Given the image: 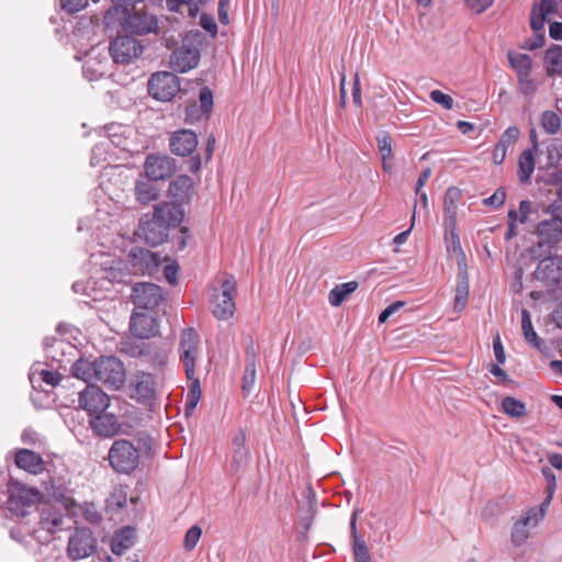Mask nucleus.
I'll list each match as a JSON object with an SVG mask.
<instances>
[{"label":"nucleus","instance_id":"8fccbe9b","mask_svg":"<svg viewBox=\"0 0 562 562\" xmlns=\"http://www.w3.org/2000/svg\"><path fill=\"white\" fill-rule=\"evenodd\" d=\"M506 200V191L504 188H498L496 191L488 198L483 200V204L485 206H491L493 209L501 207Z\"/></svg>","mask_w":562,"mask_h":562},{"label":"nucleus","instance_id":"7c9ffc66","mask_svg":"<svg viewBox=\"0 0 562 562\" xmlns=\"http://www.w3.org/2000/svg\"><path fill=\"white\" fill-rule=\"evenodd\" d=\"M533 525V518L526 513L520 519H518L512 530V542L515 546H521L529 537L528 527H536Z\"/></svg>","mask_w":562,"mask_h":562},{"label":"nucleus","instance_id":"473e14b6","mask_svg":"<svg viewBox=\"0 0 562 562\" xmlns=\"http://www.w3.org/2000/svg\"><path fill=\"white\" fill-rule=\"evenodd\" d=\"M71 373L77 379H80L87 382L88 384H91L90 382L94 380L95 360L90 361L85 358H79L71 366Z\"/></svg>","mask_w":562,"mask_h":562},{"label":"nucleus","instance_id":"69168bd1","mask_svg":"<svg viewBox=\"0 0 562 562\" xmlns=\"http://www.w3.org/2000/svg\"><path fill=\"white\" fill-rule=\"evenodd\" d=\"M493 349H494V355H495L496 361L501 364L505 363L506 353H505L504 346H503L498 335L493 339Z\"/></svg>","mask_w":562,"mask_h":562},{"label":"nucleus","instance_id":"cd10ccee","mask_svg":"<svg viewBox=\"0 0 562 562\" xmlns=\"http://www.w3.org/2000/svg\"><path fill=\"white\" fill-rule=\"evenodd\" d=\"M521 329L525 340L535 349L543 351L547 348L543 339H541L533 329L530 313L526 308L521 311Z\"/></svg>","mask_w":562,"mask_h":562},{"label":"nucleus","instance_id":"e2e57ef3","mask_svg":"<svg viewBox=\"0 0 562 562\" xmlns=\"http://www.w3.org/2000/svg\"><path fill=\"white\" fill-rule=\"evenodd\" d=\"M41 379L50 386H56L61 380V375L56 371L42 370L40 372Z\"/></svg>","mask_w":562,"mask_h":562},{"label":"nucleus","instance_id":"412c9836","mask_svg":"<svg viewBox=\"0 0 562 562\" xmlns=\"http://www.w3.org/2000/svg\"><path fill=\"white\" fill-rule=\"evenodd\" d=\"M38 524L43 530L47 531L49 535H53L63 529L65 515L60 507L54 504L44 503L41 505V507H38Z\"/></svg>","mask_w":562,"mask_h":562},{"label":"nucleus","instance_id":"13d9d810","mask_svg":"<svg viewBox=\"0 0 562 562\" xmlns=\"http://www.w3.org/2000/svg\"><path fill=\"white\" fill-rule=\"evenodd\" d=\"M201 26L212 35H216L217 33V24L212 15L201 14L200 16Z\"/></svg>","mask_w":562,"mask_h":562},{"label":"nucleus","instance_id":"f8f14e48","mask_svg":"<svg viewBox=\"0 0 562 562\" xmlns=\"http://www.w3.org/2000/svg\"><path fill=\"white\" fill-rule=\"evenodd\" d=\"M109 50L116 64L126 65L142 55L143 46L134 36L123 34L110 43Z\"/></svg>","mask_w":562,"mask_h":562},{"label":"nucleus","instance_id":"864d4df0","mask_svg":"<svg viewBox=\"0 0 562 562\" xmlns=\"http://www.w3.org/2000/svg\"><path fill=\"white\" fill-rule=\"evenodd\" d=\"M519 134L520 132L517 126H509L502 134L498 143L503 144L507 148L509 145L514 144L518 139Z\"/></svg>","mask_w":562,"mask_h":562},{"label":"nucleus","instance_id":"5701e85b","mask_svg":"<svg viewBox=\"0 0 562 562\" xmlns=\"http://www.w3.org/2000/svg\"><path fill=\"white\" fill-rule=\"evenodd\" d=\"M130 329L135 337L146 339L156 334L157 325L151 315L134 312L131 316Z\"/></svg>","mask_w":562,"mask_h":562},{"label":"nucleus","instance_id":"c9c22d12","mask_svg":"<svg viewBox=\"0 0 562 562\" xmlns=\"http://www.w3.org/2000/svg\"><path fill=\"white\" fill-rule=\"evenodd\" d=\"M191 384L186 396L184 403V415L190 416L193 414L200 397H201V384L199 378L188 379Z\"/></svg>","mask_w":562,"mask_h":562},{"label":"nucleus","instance_id":"603ef678","mask_svg":"<svg viewBox=\"0 0 562 562\" xmlns=\"http://www.w3.org/2000/svg\"><path fill=\"white\" fill-rule=\"evenodd\" d=\"M519 90L525 95L533 94L537 90L536 82L530 78V75L518 76Z\"/></svg>","mask_w":562,"mask_h":562},{"label":"nucleus","instance_id":"5fc2aeb1","mask_svg":"<svg viewBox=\"0 0 562 562\" xmlns=\"http://www.w3.org/2000/svg\"><path fill=\"white\" fill-rule=\"evenodd\" d=\"M203 116L205 117V114L196 103L189 104L186 108V122L192 124L200 121Z\"/></svg>","mask_w":562,"mask_h":562},{"label":"nucleus","instance_id":"37998d69","mask_svg":"<svg viewBox=\"0 0 562 562\" xmlns=\"http://www.w3.org/2000/svg\"><path fill=\"white\" fill-rule=\"evenodd\" d=\"M256 382V366L246 364L243 375L241 391L245 396H248Z\"/></svg>","mask_w":562,"mask_h":562},{"label":"nucleus","instance_id":"a19ab883","mask_svg":"<svg viewBox=\"0 0 562 562\" xmlns=\"http://www.w3.org/2000/svg\"><path fill=\"white\" fill-rule=\"evenodd\" d=\"M376 143L382 160L390 159L393 155L390 134L385 131L380 132L376 136Z\"/></svg>","mask_w":562,"mask_h":562},{"label":"nucleus","instance_id":"c03bdc74","mask_svg":"<svg viewBox=\"0 0 562 562\" xmlns=\"http://www.w3.org/2000/svg\"><path fill=\"white\" fill-rule=\"evenodd\" d=\"M199 101H200V108H202V111L205 114V117L207 119L213 110V92L212 90L204 86L200 89L199 92Z\"/></svg>","mask_w":562,"mask_h":562},{"label":"nucleus","instance_id":"423d86ee","mask_svg":"<svg viewBox=\"0 0 562 562\" xmlns=\"http://www.w3.org/2000/svg\"><path fill=\"white\" fill-rule=\"evenodd\" d=\"M94 381L119 390L125 381L123 362L114 356H101L95 359Z\"/></svg>","mask_w":562,"mask_h":562},{"label":"nucleus","instance_id":"a18cd8bd","mask_svg":"<svg viewBox=\"0 0 562 562\" xmlns=\"http://www.w3.org/2000/svg\"><path fill=\"white\" fill-rule=\"evenodd\" d=\"M202 536V529L198 525H193L188 529L183 540V547L187 551H191L198 544Z\"/></svg>","mask_w":562,"mask_h":562},{"label":"nucleus","instance_id":"09e8293b","mask_svg":"<svg viewBox=\"0 0 562 562\" xmlns=\"http://www.w3.org/2000/svg\"><path fill=\"white\" fill-rule=\"evenodd\" d=\"M546 20L547 15L537 11V8L533 7L530 15V27L535 33H544Z\"/></svg>","mask_w":562,"mask_h":562},{"label":"nucleus","instance_id":"bb28decb","mask_svg":"<svg viewBox=\"0 0 562 562\" xmlns=\"http://www.w3.org/2000/svg\"><path fill=\"white\" fill-rule=\"evenodd\" d=\"M135 528L126 526L119 529L111 543L112 552L116 555H121L125 550L130 549L134 544Z\"/></svg>","mask_w":562,"mask_h":562},{"label":"nucleus","instance_id":"6e6d98bb","mask_svg":"<svg viewBox=\"0 0 562 562\" xmlns=\"http://www.w3.org/2000/svg\"><path fill=\"white\" fill-rule=\"evenodd\" d=\"M405 302L404 301H395L387 305L379 315V323L383 324L385 323L391 315L398 312L402 307H404Z\"/></svg>","mask_w":562,"mask_h":562},{"label":"nucleus","instance_id":"1a4fd4ad","mask_svg":"<svg viewBox=\"0 0 562 562\" xmlns=\"http://www.w3.org/2000/svg\"><path fill=\"white\" fill-rule=\"evenodd\" d=\"M98 548L97 539L87 527L76 528L67 543V555L72 561L82 560L94 554Z\"/></svg>","mask_w":562,"mask_h":562},{"label":"nucleus","instance_id":"dca6fc26","mask_svg":"<svg viewBox=\"0 0 562 562\" xmlns=\"http://www.w3.org/2000/svg\"><path fill=\"white\" fill-rule=\"evenodd\" d=\"M535 271V278L547 285L562 282V257L542 256Z\"/></svg>","mask_w":562,"mask_h":562},{"label":"nucleus","instance_id":"f704fd0d","mask_svg":"<svg viewBox=\"0 0 562 562\" xmlns=\"http://www.w3.org/2000/svg\"><path fill=\"white\" fill-rule=\"evenodd\" d=\"M547 75L552 77L553 75H562V47L553 45L546 52Z\"/></svg>","mask_w":562,"mask_h":562},{"label":"nucleus","instance_id":"c85d7f7f","mask_svg":"<svg viewBox=\"0 0 562 562\" xmlns=\"http://www.w3.org/2000/svg\"><path fill=\"white\" fill-rule=\"evenodd\" d=\"M535 155L532 150H524L518 158L517 176L521 184L530 183L536 166Z\"/></svg>","mask_w":562,"mask_h":562},{"label":"nucleus","instance_id":"f3484780","mask_svg":"<svg viewBox=\"0 0 562 562\" xmlns=\"http://www.w3.org/2000/svg\"><path fill=\"white\" fill-rule=\"evenodd\" d=\"M128 262L135 273L153 274L160 263L158 254L140 247H133L128 252Z\"/></svg>","mask_w":562,"mask_h":562},{"label":"nucleus","instance_id":"680f3d73","mask_svg":"<svg viewBox=\"0 0 562 562\" xmlns=\"http://www.w3.org/2000/svg\"><path fill=\"white\" fill-rule=\"evenodd\" d=\"M178 269H179V266L176 261L165 266V268H164V277L168 281V283L171 285L177 284Z\"/></svg>","mask_w":562,"mask_h":562},{"label":"nucleus","instance_id":"9b49d317","mask_svg":"<svg viewBox=\"0 0 562 562\" xmlns=\"http://www.w3.org/2000/svg\"><path fill=\"white\" fill-rule=\"evenodd\" d=\"M122 31L131 36H143L149 33L159 34L160 29L156 15L146 11H127Z\"/></svg>","mask_w":562,"mask_h":562},{"label":"nucleus","instance_id":"bf43d9fd","mask_svg":"<svg viewBox=\"0 0 562 562\" xmlns=\"http://www.w3.org/2000/svg\"><path fill=\"white\" fill-rule=\"evenodd\" d=\"M546 43V35L544 33H535L532 37H530L526 44L524 45L525 49L535 50L537 48H540Z\"/></svg>","mask_w":562,"mask_h":562},{"label":"nucleus","instance_id":"6e6552de","mask_svg":"<svg viewBox=\"0 0 562 562\" xmlns=\"http://www.w3.org/2000/svg\"><path fill=\"white\" fill-rule=\"evenodd\" d=\"M236 291V281L234 277H229L222 281L221 289L214 290L211 299L212 313L221 321L228 319L234 315L235 302L234 293Z\"/></svg>","mask_w":562,"mask_h":562},{"label":"nucleus","instance_id":"f03ea898","mask_svg":"<svg viewBox=\"0 0 562 562\" xmlns=\"http://www.w3.org/2000/svg\"><path fill=\"white\" fill-rule=\"evenodd\" d=\"M549 217L541 220L535 229L537 241L529 248L532 259L550 255L562 243V214L549 212Z\"/></svg>","mask_w":562,"mask_h":562},{"label":"nucleus","instance_id":"58836bf2","mask_svg":"<svg viewBox=\"0 0 562 562\" xmlns=\"http://www.w3.org/2000/svg\"><path fill=\"white\" fill-rule=\"evenodd\" d=\"M128 9L124 5L114 4L106 10L104 14V24L106 27H113L119 25L121 30L123 29V22L125 16L127 15Z\"/></svg>","mask_w":562,"mask_h":562},{"label":"nucleus","instance_id":"9d476101","mask_svg":"<svg viewBox=\"0 0 562 562\" xmlns=\"http://www.w3.org/2000/svg\"><path fill=\"white\" fill-rule=\"evenodd\" d=\"M148 93L158 101H170L180 90L179 78L169 71L151 75L147 83Z\"/></svg>","mask_w":562,"mask_h":562},{"label":"nucleus","instance_id":"c756f323","mask_svg":"<svg viewBox=\"0 0 562 562\" xmlns=\"http://www.w3.org/2000/svg\"><path fill=\"white\" fill-rule=\"evenodd\" d=\"M246 441V434L243 429L239 430V432L234 436L232 440L233 446V464L236 468H240L241 465H245L248 461V449L245 445Z\"/></svg>","mask_w":562,"mask_h":562},{"label":"nucleus","instance_id":"72a5a7b5","mask_svg":"<svg viewBox=\"0 0 562 562\" xmlns=\"http://www.w3.org/2000/svg\"><path fill=\"white\" fill-rule=\"evenodd\" d=\"M357 288L358 282L356 281H350L336 285L334 289L330 290L328 294L329 303L335 307L340 306L342 302L348 297V295L353 293L357 290Z\"/></svg>","mask_w":562,"mask_h":562},{"label":"nucleus","instance_id":"e433bc0d","mask_svg":"<svg viewBox=\"0 0 562 562\" xmlns=\"http://www.w3.org/2000/svg\"><path fill=\"white\" fill-rule=\"evenodd\" d=\"M508 60L517 76L530 75L532 61L529 55L509 52Z\"/></svg>","mask_w":562,"mask_h":562},{"label":"nucleus","instance_id":"052dcab7","mask_svg":"<svg viewBox=\"0 0 562 562\" xmlns=\"http://www.w3.org/2000/svg\"><path fill=\"white\" fill-rule=\"evenodd\" d=\"M495 0H467L468 5L476 13L486 11Z\"/></svg>","mask_w":562,"mask_h":562},{"label":"nucleus","instance_id":"2f4dec72","mask_svg":"<svg viewBox=\"0 0 562 562\" xmlns=\"http://www.w3.org/2000/svg\"><path fill=\"white\" fill-rule=\"evenodd\" d=\"M469 296V279L465 269H461L458 274V282L454 295V310L462 311L465 307Z\"/></svg>","mask_w":562,"mask_h":562},{"label":"nucleus","instance_id":"7ed1b4c3","mask_svg":"<svg viewBox=\"0 0 562 562\" xmlns=\"http://www.w3.org/2000/svg\"><path fill=\"white\" fill-rule=\"evenodd\" d=\"M202 33L199 30L188 32L182 45L176 48L170 56V65L175 71L187 72L199 65Z\"/></svg>","mask_w":562,"mask_h":562},{"label":"nucleus","instance_id":"f257e3e1","mask_svg":"<svg viewBox=\"0 0 562 562\" xmlns=\"http://www.w3.org/2000/svg\"><path fill=\"white\" fill-rule=\"evenodd\" d=\"M184 215V209L177 204L158 203L151 216L146 214L139 220L136 234L145 244L159 246L168 239L170 229L182 223Z\"/></svg>","mask_w":562,"mask_h":562},{"label":"nucleus","instance_id":"393cba45","mask_svg":"<svg viewBox=\"0 0 562 562\" xmlns=\"http://www.w3.org/2000/svg\"><path fill=\"white\" fill-rule=\"evenodd\" d=\"M15 464L19 469L32 474H38L44 470L42 457L29 449H20L15 454Z\"/></svg>","mask_w":562,"mask_h":562},{"label":"nucleus","instance_id":"a211bd4d","mask_svg":"<svg viewBox=\"0 0 562 562\" xmlns=\"http://www.w3.org/2000/svg\"><path fill=\"white\" fill-rule=\"evenodd\" d=\"M154 375L146 372H137L131 381V397L142 404H150L155 398Z\"/></svg>","mask_w":562,"mask_h":562},{"label":"nucleus","instance_id":"49530a36","mask_svg":"<svg viewBox=\"0 0 562 562\" xmlns=\"http://www.w3.org/2000/svg\"><path fill=\"white\" fill-rule=\"evenodd\" d=\"M315 513H316L315 495H314V493H312V491H310L308 492L307 510H306L305 515H303L301 517V522H302L303 528L305 529V532H308V530L313 524Z\"/></svg>","mask_w":562,"mask_h":562},{"label":"nucleus","instance_id":"3c124183","mask_svg":"<svg viewBox=\"0 0 562 562\" xmlns=\"http://www.w3.org/2000/svg\"><path fill=\"white\" fill-rule=\"evenodd\" d=\"M429 97L434 102L440 104L446 110H451L453 108L454 101L452 97H450L447 93H443L440 90H432Z\"/></svg>","mask_w":562,"mask_h":562},{"label":"nucleus","instance_id":"4c0bfd02","mask_svg":"<svg viewBox=\"0 0 562 562\" xmlns=\"http://www.w3.org/2000/svg\"><path fill=\"white\" fill-rule=\"evenodd\" d=\"M503 412L512 418H521L527 414L526 404L513 396H506L502 401Z\"/></svg>","mask_w":562,"mask_h":562},{"label":"nucleus","instance_id":"20e7f679","mask_svg":"<svg viewBox=\"0 0 562 562\" xmlns=\"http://www.w3.org/2000/svg\"><path fill=\"white\" fill-rule=\"evenodd\" d=\"M138 449L127 439L114 440L108 460L110 467L120 474H131L139 464Z\"/></svg>","mask_w":562,"mask_h":562},{"label":"nucleus","instance_id":"39448f33","mask_svg":"<svg viewBox=\"0 0 562 562\" xmlns=\"http://www.w3.org/2000/svg\"><path fill=\"white\" fill-rule=\"evenodd\" d=\"M8 493L9 510L14 516L22 518L30 514L31 508H33L42 497V494L36 488L27 487L13 477H10Z\"/></svg>","mask_w":562,"mask_h":562},{"label":"nucleus","instance_id":"4be33fe9","mask_svg":"<svg viewBox=\"0 0 562 562\" xmlns=\"http://www.w3.org/2000/svg\"><path fill=\"white\" fill-rule=\"evenodd\" d=\"M89 417L90 427L100 437L110 438L121 430V424L114 414L103 412Z\"/></svg>","mask_w":562,"mask_h":562},{"label":"nucleus","instance_id":"0eeeda50","mask_svg":"<svg viewBox=\"0 0 562 562\" xmlns=\"http://www.w3.org/2000/svg\"><path fill=\"white\" fill-rule=\"evenodd\" d=\"M200 337L192 327L181 331L179 341V358L183 364L187 379L195 376V362L200 357Z\"/></svg>","mask_w":562,"mask_h":562},{"label":"nucleus","instance_id":"4468645a","mask_svg":"<svg viewBox=\"0 0 562 562\" xmlns=\"http://www.w3.org/2000/svg\"><path fill=\"white\" fill-rule=\"evenodd\" d=\"M176 169V160L167 154H149L144 162L145 176L154 181L171 177Z\"/></svg>","mask_w":562,"mask_h":562},{"label":"nucleus","instance_id":"4d7b16f0","mask_svg":"<svg viewBox=\"0 0 562 562\" xmlns=\"http://www.w3.org/2000/svg\"><path fill=\"white\" fill-rule=\"evenodd\" d=\"M88 4V0H60L61 8L69 12L76 13L85 9Z\"/></svg>","mask_w":562,"mask_h":562},{"label":"nucleus","instance_id":"6ab92c4d","mask_svg":"<svg viewBox=\"0 0 562 562\" xmlns=\"http://www.w3.org/2000/svg\"><path fill=\"white\" fill-rule=\"evenodd\" d=\"M169 196L172 199L169 203L177 204L180 209H183L184 204H189L193 193L194 187L191 177L187 175H180L173 179L168 188Z\"/></svg>","mask_w":562,"mask_h":562},{"label":"nucleus","instance_id":"ea45409f","mask_svg":"<svg viewBox=\"0 0 562 562\" xmlns=\"http://www.w3.org/2000/svg\"><path fill=\"white\" fill-rule=\"evenodd\" d=\"M561 117L554 111L547 110L541 113L540 125L547 134H557L561 128Z\"/></svg>","mask_w":562,"mask_h":562},{"label":"nucleus","instance_id":"de8ad7c7","mask_svg":"<svg viewBox=\"0 0 562 562\" xmlns=\"http://www.w3.org/2000/svg\"><path fill=\"white\" fill-rule=\"evenodd\" d=\"M551 501V496L547 495L538 507H532L527 510V513L533 518V525H538V522L543 519Z\"/></svg>","mask_w":562,"mask_h":562},{"label":"nucleus","instance_id":"338daca9","mask_svg":"<svg viewBox=\"0 0 562 562\" xmlns=\"http://www.w3.org/2000/svg\"><path fill=\"white\" fill-rule=\"evenodd\" d=\"M126 505V495L123 493L113 494L108 499V506L114 508L115 512L122 509Z\"/></svg>","mask_w":562,"mask_h":562},{"label":"nucleus","instance_id":"ddd939ff","mask_svg":"<svg viewBox=\"0 0 562 562\" xmlns=\"http://www.w3.org/2000/svg\"><path fill=\"white\" fill-rule=\"evenodd\" d=\"M132 302L138 310L153 311L164 300L162 290L153 282H138L133 285Z\"/></svg>","mask_w":562,"mask_h":562},{"label":"nucleus","instance_id":"b1692460","mask_svg":"<svg viewBox=\"0 0 562 562\" xmlns=\"http://www.w3.org/2000/svg\"><path fill=\"white\" fill-rule=\"evenodd\" d=\"M154 182V180H150L146 176L145 178L140 177L136 180L134 194L138 203L147 205L150 202L158 200L160 190Z\"/></svg>","mask_w":562,"mask_h":562},{"label":"nucleus","instance_id":"2eb2a0df","mask_svg":"<svg viewBox=\"0 0 562 562\" xmlns=\"http://www.w3.org/2000/svg\"><path fill=\"white\" fill-rule=\"evenodd\" d=\"M79 407L87 411L89 416L103 413L110 405V397L97 385L87 384L79 392Z\"/></svg>","mask_w":562,"mask_h":562},{"label":"nucleus","instance_id":"0e129e2a","mask_svg":"<svg viewBox=\"0 0 562 562\" xmlns=\"http://www.w3.org/2000/svg\"><path fill=\"white\" fill-rule=\"evenodd\" d=\"M544 181L549 186L562 187V167L549 171Z\"/></svg>","mask_w":562,"mask_h":562},{"label":"nucleus","instance_id":"79ce46f5","mask_svg":"<svg viewBox=\"0 0 562 562\" xmlns=\"http://www.w3.org/2000/svg\"><path fill=\"white\" fill-rule=\"evenodd\" d=\"M352 554L355 562H371V554L363 539L352 542Z\"/></svg>","mask_w":562,"mask_h":562},{"label":"nucleus","instance_id":"774afa93","mask_svg":"<svg viewBox=\"0 0 562 562\" xmlns=\"http://www.w3.org/2000/svg\"><path fill=\"white\" fill-rule=\"evenodd\" d=\"M549 35L552 40H562V22H552L549 25Z\"/></svg>","mask_w":562,"mask_h":562},{"label":"nucleus","instance_id":"aec40b11","mask_svg":"<svg viewBox=\"0 0 562 562\" xmlns=\"http://www.w3.org/2000/svg\"><path fill=\"white\" fill-rule=\"evenodd\" d=\"M169 146L177 156H191L198 146V135L191 130L176 131L169 138Z\"/></svg>","mask_w":562,"mask_h":562},{"label":"nucleus","instance_id":"a878e982","mask_svg":"<svg viewBox=\"0 0 562 562\" xmlns=\"http://www.w3.org/2000/svg\"><path fill=\"white\" fill-rule=\"evenodd\" d=\"M461 199V190L457 187H449L443 199V215L446 225H454L458 202Z\"/></svg>","mask_w":562,"mask_h":562}]
</instances>
